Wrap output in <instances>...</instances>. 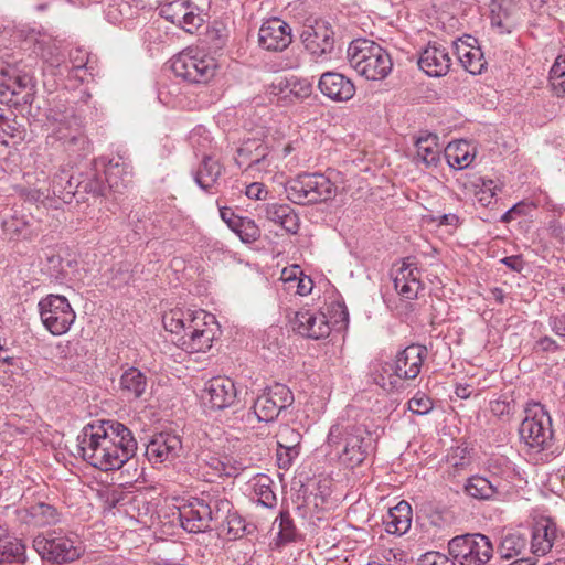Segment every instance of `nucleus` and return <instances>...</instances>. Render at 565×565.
I'll list each match as a JSON object with an SVG mask.
<instances>
[{
    "mask_svg": "<svg viewBox=\"0 0 565 565\" xmlns=\"http://www.w3.org/2000/svg\"><path fill=\"white\" fill-rule=\"evenodd\" d=\"M136 450L137 440L130 429L115 420L89 423L77 437L78 455L102 471L120 469Z\"/></svg>",
    "mask_w": 565,
    "mask_h": 565,
    "instance_id": "obj_1",
    "label": "nucleus"
},
{
    "mask_svg": "<svg viewBox=\"0 0 565 565\" xmlns=\"http://www.w3.org/2000/svg\"><path fill=\"white\" fill-rule=\"evenodd\" d=\"M233 509L232 502L221 493L203 492L191 498L188 504L179 510L182 527L191 533H201L212 525L224 526Z\"/></svg>",
    "mask_w": 565,
    "mask_h": 565,
    "instance_id": "obj_2",
    "label": "nucleus"
},
{
    "mask_svg": "<svg viewBox=\"0 0 565 565\" xmlns=\"http://www.w3.org/2000/svg\"><path fill=\"white\" fill-rule=\"evenodd\" d=\"M327 445L330 452L350 468L361 465L372 448L367 429L363 425L350 422L333 424L328 434Z\"/></svg>",
    "mask_w": 565,
    "mask_h": 565,
    "instance_id": "obj_3",
    "label": "nucleus"
},
{
    "mask_svg": "<svg viewBox=\"0 0 565 565\" xmlns=\"http://www.w3.org/2000/svg\"><path fill=\"white\" fill-rule=\"evenodd\" d=\"M350 66L370 81H381L392 72L390 53L380 44L367 39L353 40L347 50Z\"/></svg>",
    "mask_w": 565,
    "mask_h": 565,
    "instance_id": "obj_4",
    "label": "nucleus"
},
{
    "mask_svg": "<svg viewBox=\"0 0 565 565\" xmlns=\"http://www.w3.org/2000/svg\"><path fill=\"white\" fill-rule=\"evenodd\" d=\"M46 125L52 136L63 142L67 152L78 157L89 153L90 142L72 109L51 108L46 115Z\"/></svg>",
    "mask_w": 565,
    "mask_h": 565,
    "instance_id": "obj_5",
    "label": "nucleus"
},
{
    "mask_svg": "<svg viewBox=\"0 0 565 565\" xmlns=\"http://www.w3.org/2000/svg\"><path fill=\"white\" fill-rule=\"evenodd\" d=\"M287 198L296 204L327 201L337 193L335 185L323 174H300L286 183Z\"/></svg>",
    "mask_w": 565,
    "mask_h": 565,
    "instance_id": "obj_6",
    "label": "nucleus"
},
{
    "mask_svg": "<svg viewBox=\"0 0 565 565\" xmlns=\"http://www.w3.org/2000/svg\"><path fill=\"white\" fill-rule=\"evenodd\" d=\"M448 554L459 565H486L493 555V545L484 534L466 533L449 540Z\"/></svg>",
    "mask_w": 565,
    "mask_h": 565,
    "instance_id": "obj_7",
    "label": "nucleus"
},
{
    "mask_svg": "<svg viewBox=\"0 0 565 565\" xmlns=\"http://www.w3.org/2000/svg\"><path fill=\"white\" fill-rule=\"evenodd\" d=\"M33 548L43 559L54 563L73 562L82 554V546L76 537L55 531L36 535L33 540Z\"/></svg>",
    "mask_w": 565,
    "mask_h": 565,
    "instance_id": "obj_8",
    "label": "nucleus"
},
{
    "mask_svg": "<svg viewBox=\"0 0 565 565\" xmlns=\"http://www.w3.org/2000/svg\"><path fill=\"white\" fill-rule=\"evenodd\" d=\"M526 412L527 416L519 428L520 437L534 451H542L550 447L553 438L552 419L541 404Z\"/></svg>",
    "mask_w": 565,
    "mask_h": 565,
    "instance_id": "obj_9",
    "label": "nucleus"
},
{
    "mask_svg": "<svg viewBox=\"0 0 565 565\" xmlns=\"http://www.w3.org/2000/svg\"><path fill=\"white\" fill-rule=\"evenodd\" d=\"M216 330L215 317L200 310L188 324L186 333L181 334L175 343L188 353L205 352L211 349Z\"/></svg>",
    "mask_w": 565,
    "mask_h": 565,
    "instance_id": "obj_10",
    "label": "nucleus"
},
{
    "mask_svg": "<svg viewBox=\"0 0 565 565\" xmlns=\"http://www.w3.org/2000/svg\"><path fill=\"white\" fill-rule=\"evenodd\" d=\"M171 68L178 77L195 83H209L215 75V60L207 55H201L192 50L177 55L171 63Z\"/></svg>",
    "mask_w": 565,
    "mask_h": 565,
    "instance_id": "obj_11",
    "label": "nucleus"
},
{
    "mask_svg": "<svg viewBox=\"0 0 565 565\" xmlns=\"http://www.w3.org/2000/svg\"><path fill=\"white\" fill-rule=\"evenodd\" d=\"M39 310L44 327L54 335L66 333L76 318L66 297L60 295L41 299Z\"/></svg>",
    "mask_w": 565,
    "mask_h": 565,
    "instance_id": "obj_12",
    "label": "nucleus"
},
{
    "mask_svg": "<svg viewBox=\"0 0 565 565\" xmlns=\"http://www.w3.org/2000/svg\"><path fill=\"white\" fill-rule=\"evenodd\" d=\"M294 403L292 392L284 384L275 383L264 390L254 402L253 411L259 422H273L280 412Z\"/></svg>",
    "mask_w": 565,
    "mask_h": 565,
    "instance_id": "obj_13",
    "label": "nucleus"
},
{
    "mask_svg": "<svg viewBox=\"0 0 565 565\" xmlns=\"http://www.w3.org/2000/svg\"><path fill=\"white\" fill-rule=\"evenodd\" d=\"M195 465L198 478L207 482L218 477H236L244 469L241 462L205 448L198 452Z\"/></svg>",
    "mask_w": 565,
    "mask_h": 565,
    "instance_id": "obj_14",
    "label": "nucleus"
},
{
    "mask_svg": "<svg viewBox=\"0 0 565 565\" xmlns=\"http://www.w3.org/2000/svg\"><path fill=\"white\" fill-rule=\"evenodd\" d=\"M237 390L234 382L226 376H215L209 380L202 393V399L214 411H223L234 405Z\"/></svg>",
    "mask_w": 565,
    "mask_h": 565,
    "instance_id": "obj_15",
    "label": "nucleus"
},
{
    "mask_svg": "<svg viewBox=\"0 0 565 565\" xmlns=\"http://www.w3.org/2000/svg\"><path fill=\"white\" fill-rule=\"evenodd\" d=\"M292 42L290 25L279 18H270L263 22L258 31V44L271 52H281Z\"/></svg>",
    "mask_w": 565,
    "mask_h": 565,
    "instance_id": "obj_16",
    "label": "nucleus"
},
{
    "mask_svg": "<svg viewBox=\"0 0 565 565\" xmlns=\"http://www.w3.org/2000/svg\"><path fill=\"white\" fill-rule=\"evenodd\" d=\"M334 33L326 21H315L313 24L303 25L301 41L305 49L313 56L320 57L329 54L334 47Z\"/></svg>",
    "mask_w": 565,
    "mask_h": 565,
    "instance_id": "obj_17",
    "label": "nucleus"
},
{
    "mask_svg": "<svg viewBox=\"0 0 565 565\" xmlns=\"http://www.w3.org/2000/svg\"><path fill=\"white\" fill-rule=\"evenodd\" d=\"M393 275L394 288L407 300L416 299L423 289L420 270L415 257H406Z\"/></svg>",
    "mask_w": 565,
    "mask_h": 565,
    "instance_id": "obj_18",
    "label": "nucleus"
},
{
    "mask_svg": "<svg viewBox=\"0 0 565 565\" xmlns=\"http://www.w3.org/2000/svg\"><path fill=\"white\" fill-rule=\"evenodd\" d=\"M291 324L299 334L315 340L326 338L331 332L326 315L308 309L297 311L291 319Z\"/></svg>",
    "mask_w": 565,
    "mask_h": 565,
    "instance_id": "obj_19",
    "label": "nucleus"
},
{
    "mask_svg": "<svg viewBox=\"0 0 565 565\" xmlns=\"http://www.w3.org/2000/svg\"><path fill=\"white\" fill-rule=\"evenodd\" d=\"M418 66L428 76H445L451 66V57L446 46L439 43H429L420 53Z\"/></svg>",
    "mask_w": 565,
    "mask_h": 565,
    "instance_id": "obj_20",
    "label": "nucleus"
},
{
    "mask_svg": "<svg viewBox=\"0 0 565 565\" xmlns=\"http://www.w3.org/2000/svg\"><path fill=\"white\" fill-rule=\"evenodd\" d=\"M182 449V443L178 435L160 433L147 445L146 455L153 463H162L177 458Z\"/></svg>",
    "mask_w": 565,
    "mask_h": 565,
    "instance_id": "obj_21",
    "label": "nucleus"
},
{
    "mask_svg": "<svg viewBox=\"0 0 565 565\" xmlns=\"http://www.w3.org/2000/svg\"><path fill=\"white\" fill-rule=\"evenodd\" d=\"M518 3L513 0H492L490 3L491 26L500 34L511 33L520 21Z\"/></svg>",
    "mask_w": 565,
    "mask_h": 565,
    "instance_id": "obj_22",
    "label": "nucleus"
},
{
    "mask_svg": "<svg viewBox=\"0 0 565 565\" xmlns=\"http://www.w3.org/2000/svg\"><path fill=\"white\" fill-rule=\"evenodd\" d=\"M427 356L426 347L412 344L396 355L393 364L399 380H413L420 372L424 360Z\"/></svg>",
    "mask_w": 565,
    "mask_h": 565,
    "instance_id": "obj_23",
    "label": "nucleus"
},
{
    "mask_svg": "<svg viewBox=\"0 0 565 565\" xmlns=\"http://www.w3.org/2000/svg\"><path fill=\"white\" fill-rule=\"evenodd\" d=\"M318 86L324 96L335 102L350 100L355 94V86L352 81L335 72L323 73Z\"/></svg>",
    "mask_w": 565,
    "mask_h": 565,
    "instance_id": "obj_24",
    "label": "nucleus"
},
{
    "mask_svg": "<svg viewBox=\"0 0 565 565\" xmlns=\"http://www.w3.org/2000/svg\"><path fill=\"white\" fill-rule=\"evenodd\" d=\"M477 39L467 35L465 40L455 42V51L461 65L470 74H481L487 67V61L481 47L477 46Z\"/></svg>",
    "mask_w": 565,
    "mask_h": 565,
    "instance_id": "obj_25",
    "label": "nucleus"
},
{
    "mask_svg": "<svg viewBox=\"0 0 565 565\" xmlns=\"http://www.w3.org/2000/svg\"><path fill=\"white\" fill-rule=\"evenodd\" d=\"M149 387V381L146 373L137 367L125 370L119 380V391L127 401L141 398Z\"/></svg>",
    "mask_w": 565,
    "mask_h": 565,
    "instance_id": "obj_26",
    "label": "nucleus"
},
{
    "mask_svg": "<svg viewBox=\"0 0 565 565\" xmlns=\"http://www.w3.org/2000/svg\"><path fill=\"white\" fill-rule=\"evenodd\" d=\"M416 154L414 160L417 164L423 163L426 168H436L440 162L441 147L438 145V137L434 134L420 135L415 142Z\"/></svg>",
    "mask_w": 565,
    "mask_h": 565,
    "instance_id": "obj_27",
    "label": "nucleus"
},
{
    "mask_svg": "<svg viewBox=\"0 0 565 565\" xmlns=\"http://www.w3.org/2000/svg\"><path fill=\"white\" fill-rule=\"evenodd\" d=\"M264 214L266 220L280 225L287 233L296 234L299 230V217L289 204H266Z\"/></svg>",
    "mask_w": 565,
    "mask_h": 565,
    "instance_id": "obj_28",
    "label": "nucleus"
},
{
    "mask_svg": "<svg viewBox=\"0 0 565 565\" xmlns=\"http://www.w3.org/2000/svg\"><path fill=\"white\" fill-rule=\"evenodd\" d=\"M384 523L387 533L405 534L412 524V508L409 503L401 501L391 508Z\"/></svg>",
    "mask_w": 565,
    "mask_h": 565,
    "instance_id": "obj_29",
    "label": "nucleus"
},
{
    "mask_svg": "<svg viewBox=\"0 0 565 565\" xmlns=\"http://www.w3.org/2000/svg\"><path fill=\"white\" fill-rule=\"evenodd\" d=\"M267 147L257 139H249L237 149L235 162L238 167L247 163V169L257 168L263 164L267 158Z\"/></svg>",
    "mask_w": 565,
    "mask_h": 565,
    "instance_id": "obj_30",
    "label": "nucleus"
},
{
    "mask_svg": "<svg viewBox=\"0 0 565 565\" xmlns=\"http://www.w3.org/2000/svg\"><path fill=\"white\" fill-rule=\"evenodd\" d=\"M445 159L451 168L465 169L475 158V148L465 140L449 142L444 150Z\"/></svg>",
    "mask_w": 565,
    "mask_h": 565,
    "instance_id": "obj_31",
    "label": "nucleus"
},
{
    "mask_svg": "<svg viewBox=\"0 0 565 565\" xmlns=\"http://www.w3.org/2000/svg\"><path fill=\"white\" fill-rule=\"evenodd\" d=\"M226 214L233 216L231 209H221V217L227 225L241 237L245 243H252L259 238L260 230L256 223L248 217H232L226 218Z\"/></svg>",
    "mask_w": 565,
    "mask_h": 565,
    "instance_id": "obj_32",
    "label": "nucleus"
},
{
    "mask_svg": "<svg viewBox=\"0 0 565 565\" xmlns=\"http://www.w3.org/2000/svg\"><path fill=\"white\" fill-rule=\"evenodd\" d=\"M370 377L372 382L384 391H393L399 386V377L393 367V364L388 362H374L371 365Z\"/></svg>",
    "mask_w": 565,
    "mask_h": 565,
    "instance_id": "obj_33",
    "label": "nucleus"
},
{
    "mask_svg": "<svg viewBox=\"0 0 565 565\" xmlns=\"http://www.w3.org/2000/svg\"><path fill=\"white\" fill-rule=\"evenodd\" d=\"M24 522L34 526H46L57 522L58 514L55 508L46 503H36L23 511Z\"/></svg>",
    "mask_w": 565,
    "mask_h": 565,
    "instance_id": "obj_34",
    "label": "nucleus"
},
{
    "mask_svg": "<svg viewBox=\"0 0 565 565\" xmlns=\"http://www.w3.org/2000/svg\"><path fill=\"white\" fill-rule=\"evenodd\" d=\"M72 179V175L66 170H62L53 177L51 190L54 199H58L63 203L72 202L73 198L78 194V190L73 184Z\"/></svg>",
    "mask_w": 565,
    "mask_h": 565,
    "instance_id": "obj_35",
    "label": "nucleus"
},
{
    "mask_svg": "<svg viewBox=\"0 0 565 565\" xmlns=\"http://www.w3.org/2000/svg\"><path fill=\"white\" fill-rule=\"evenodd\" d=\"M222 173V166L217 160L205 156L195 174V182L203 190L210 189Z\"/></svg>",
    "mask_w": 565,
    "mask_h": 565,
    "instance_id": "obj_36",
    "label": "nucleus"
},
{
    "mask_svg": "<svg viewBox=\"0 0 565 565\" xmlns=\"http://www.w3.org/2000/svg\"><path fill=\"white\" fill-rule=\"evenodd\" d=\"M555 537L556 534L554 525H537L532 534V552L536 555H545L551 551Z\"/></svg>",
    "mask_w": 565,
    "mask_h": 565,
    "instance_id": "obj_37",
    "label": "nucleus"
},
{
    "mask_svg": "<svg viewBox=\"0 0 565 565\" xmlns=\"http://www.w3.org/2000/svg\"><path fill=\"white\" fill-rule=\"evenodd\" d=\"M195 312L173 309L162 317V322L167 331L175 334H184L188 331V324L192 323Z\"/></svg>",
    "mask_w": 565,
    "mask_h": 565,
    "instance_id": "obj_38",
    "label": "nucleus"
},
{
    "mask_svg": "<svg viewBox=\"0 0 565 565\" xmlns=\"http://www.w3.org/2000/svg\"><path fill=\"white\" fill-rule=\"evenodd\" d=\"M465 491L468 495L479 500H489L498 492L497 486L483 477L475 476L468 479Z\"/></svg>",
    "mask_w": 565,
    "mask_h": 565,
    "instance_id": "obj_39",
    "label": "nucleus"
},
{
    "mask_svg": "<svg viewBox=\"0 0 565 565\" xmlns=\"http://www.w3.org/2000/svg\"><path fill=\"white\" fill-rule=\"evenodd\" d=\"M526 547V539L516 532L505 534L498 547V552L502 558L510 559L518 557Z\"/></svg>",
    "mask_w": 565,
    "mask_h": 565,
    "instance_id": "obj_40",
    "label": "nucleus"
},
{
    "mask_svg": "<svg viewBox=\"0 0 565 565\" xmlns=\"http://www.w3.org/2000/svg\"><path fill=\"white\" fill-rule=\"evenodd\" d=\"M271 479L266 475L257 476L253 481L254 494L257 502L266 508H274L277 503L276 494L271 490Z\"/></svg>",
    "mask_w": 565,
    "mask_h": 565,
    "instance_id": "obj_41",
    "label": "nucleus"
},
{
    "mask_svg": "<svg viewBox=\"0 0 565 565\" xmlns=\"http://www.w3.org/2000/svg\"><path fill=\"white\" fill-rule=\"evenodd\" d=\"M25 546L18 539L3 540L0 543V563L23 562Z\"/></svg>",
    "mask_w": 565,
    "mask_h": 565,
    "instance_id": "obj_42",
    "label": "nucleus"
},
{
    "mask_svg": "<svg viewBox=\"0 0 565 565\" xmlns=\"http://www.w3.org/2000/svg\"><path fill=\"white\" fill-rule=\"evenodd\" d=\"M127 174L125 171V163L120 161V159L110 160L105 169V179L108 183L109 189H113L116 192H120L121 188H126L125 180H118V174L122 173Z\"/></svg>",
    "mask_w": 565,
    "mask_h": 565,
    "instance_id": "obj_43",
    "label": "nucleus"
},
{
    "mask_svg": "<svg viewBox=\"0 0 565 565\" xmlns=\"http://www.w3.org/2000/svg\"><path fill=\"white\" fill-rule=\"evenodd\" d=\"M278 526V539L281 543H288L296 537V526L288 512H280L279 518L274 522Z\"/></svg>",
    "mask_w": 565,
    "mask_h": 565,
    "instance_id": "obj_44",
    "label": "nucleus"
},
{
    "mask_svg": "<svg viewBox=\"0 0 565 565\" xmlns=\"http://www.w3.org/2000/svg\"><path fill=\"white\" fill-rule=\"evenodd\" d=\"M191 8L190 1H173L161 9V15L174 24L182 23V15Z\"/></svg>",
    "mask_w": 565,
    "mask_h": 565,
    "instance_id": "obj_45",
    "label": "nucleus"
},
{
    "mask_svg": "<svg viewBox=\"0 0 565 565\" xmlns=\"http://www.w3.org/2000/svg\"><path fill=\"white\" fill-rule=\"evenodd\" d=\"M223 530H226L227 535L232 540L242 537L247 533L245 520L238 515L237 512L231 511L228 519H226Z\"/></svg>",
    "mask_w": 565,
    "mask_h": 565,
    "instance_id": "obj_46",
    "label": "nucleus"
},
{
    "mask_svg": "<svg viewBox=\"0 0 565 565\" xmlns=\"http://www.w3.org/2000/svg\"><path fill=\"white\" fill-rule=\"evenodd\" d=\"M277 438L279 448L292 451L299 445L301 436L296 429L282 426L277 434Z\"/></svg>",
    "mask_w": 565,
    "mask_h": 565,
    "instance_id": "obj_47",
    "label": "nucleus"
},
{
    "mask_svg": "<svg viewBox=\"0 0 565 565\" xmlns=\"http://www.w3.org/2000/svg\"><path fill=\"white\" fill-rule=\"evenodd\" d=\"M108 184L106 185L104 179L100 175H94L90 179L78 182L76 189L78 192L83 189L86 193H92L96 196H103L106 193Z\"/></svg>",
    "mask_w": 565,
    "mask_h": 565,
    "instance_id": "obj_48",
    "label": "nucleus"
},
{
    "mask_svg": "<svg viewBox=\"0 0 565 565\" xmlns=\"http://www.w3.org/2000/svg\"><path fill=\"white\" fill-rule=\"evenodd\" d=\"M182 17V23L179 26L189 33H194L204 22L203 14L195 12V8L192 6Z\"/></svg>",
    "mask_w": 565,
    "mask_h": 565,
    "instance_id": "obj_49",
    "label": "nucleus"
},
{
    "mask_svg": "<svg viewBox=\"0 0 565 565\" xmlns=\"http://www.w3.org/2000/svg\"><path fill=\"white\" fill-rule=\"evenodd\" d=\"M515 404L508 398L495 399L490 403L491 413L502 420H509L514 412Z\"/></svg>",
    "mask_w": 565,
    "mask_h": 565,
    "instance_id": "obj_50",
    "label": "nucleus"
},
{
    "mask_svg": "<svg viewBox=\"0 0 565 565\" xmlns=\"http://www.w3.org/2000/svg\"><path fill=\"white\" fill-rule=\"evenodd\" d=\"M408 409L416 415H426L433 409V402L427 395L418 392L408 401Z\"/></svg>",
    "mask_w": 565,
    "mask_h": 565,
    "instance_id": "obj_51",
    "label": "nucleus"
},
{
    "mask_svg": "<svg viewBox=\"0 0 565 565\" xmlns=\"http://www.w3.org/2000/svg\"><path fill=\"white\" fill-rule=\"evenodd\" d=\"M24 195L28 201L35 202V203H42L44 205H50V206L53 205V203H51V202L53 201L54 196L52 194L51 186L50 188L40 186V188L29 189Z\"/></svg>",
    "mask_w": 565,
    "mask_h": 565,
    "instance_id": "obj_52",
    "label": "nucleus"
},
{
    "mask_svg": "<svg viewBox=\"0 0 565 565\" xmlns=\"http://www.w3.org/2000/svg\"><path fill=\"white\" fill-rule=\"evenodd\" d=\"M500 190L493 180L483 181L482 186L476 191L477 201L482 206L491 204L497 191Z\"/></svg>",
    "mask_w": 565,
    "mask_h": 565,
    "instance_id": "obj_53",
    "label": "nucleus"
},
{
    "mask_svg": "<svg viewBox=\"0 0 565 565\" xmlns=\"http://www.w3.org/2000/svg\"><path fill=\"white\" fill-rule=\"evenodd\" d=\"M456 559L439 552H427L419 558V565H456Z\"/></svg>",
    "mask_w": 565,
    "mask_h": 565,
    "instance_id": "obj_54",
    "label": "nucleus"
},
{
    "mask_svg": "<svg viewBox=\"0 0 565 565\" xmlns=\"http://www.w3.org/2000/svg\"><path fill=\"white\" fill-rule=\"evenodd\" d=\"M302 271L298 265H294L289 268H284L281 271V279L288 284V288H294V284L300 278Z\"/></svg>",
    "mask_w": 565,
    "mask_h": 565,
    "instance_id": "obj_55",
    "label": "nucleus"
},
{
    "mask_svg": "<svg viewBox=\"0 0 565 565\" xmlns=\"http://www.w3.org/2000/svg\"><path fill=\"white\" fill-rule=\"evenodd\" d=\"M294 288H296V292L300 296H307L312 291L313 282L310 277L300 276V278L294 284Z\"/></svg>",
    "mask_w": 565,
    "mask_h": 565,
    "instance_id": "obj_56",
    "label": "nucleus"
},
{
    "mask_svg": "<svg viewBox=\"0 0 565 565\" xmlns=\"http://www.w3.org/2000/svg\"><path fill=\"white\" fill-rule=\"evenodd\" d=\"M466 448H457L454 450V452L449 456L448 461L455 467V468H463L468 465L469 460L465 456Z\"/></svg>",
    "mask_w": 565,
    "mask_h": 565,
    "instance_id": "obj_57",
    "label": "nucleus"
},
{
    "mask_svg": "<svg viewBox=\"0 0 565 565\" xmlns=\"http://www.w3.org/2000/svg\"><path fill=\"white\" fill-rule=\"evenodd\" d=\"M552 92L557 97L565 96V76L548 78Z\"/></svg>",
    "mask_w": 565,
    "mask_h": 565,
    "instance_id": "obj_58",
    "label": "nucleus"
},
{
    "mask_svg": "<svg viewBox=\"0 0 565 565\" xmlns=\"http://www.w3.org/2000/svg\"><path fill=\"white\" fill-rule=\"evenodd\" d=\"M565 76V56H558L550 70V77Z\"/></svg>",
    "mask_w": 565,
    "mask_h": 565,
    "instance_id": "obj_59",
    "label": "nucleus"
},
{
    "mask_svg": "<svg viewBox=\"0 0 565 565\" xmlns=\"http://www.w3.org/2000/svg\"><path fill=\"white\" fill-rule=\"evenodd\" d=\"M501 262L514 271H521L524 265L520 256L504 257Z\"/></svg>",
    "mask_w": 565,
    "mask_h": 565,
    "instance_id": "obj_60",
    "label": "nucleus"
},
{
    "mask_svg": "<svg viewBox=\"0 0 565 565\" xmlns=\"http://www.w3.org/2000/svg\"><path fill=\"white\" fill-rule=\"evenodd\" d=\"M264 192L263 183L254 182L246 188V195L250 199L260 200L263 199L262 193Z\"/></svg>",
    "mask_w": 565,
    "mask_h": 565,
    "instance_id": "obj_61",
    "label": "nucleus"
},
{
    "mask_svg": "<svg viewBox=\"0 0 565 565\" xmlns=\"http://www.w3.org/2000/svg\"><path fill=\"white\" fill-rule=\"evenodd\" d=\"M552 330L559 337H565V317H555L551 321Z\"/></svg>",
    "mask_w": 565,
    "mask_h": 565,
    "instance_id": "obj_62",
    "label": "nucleus"
},
{
    "mask_svg": "<svg viewBox=\"0 0 565 565\" xmlns=\"http://www.w3.org/2000/svg\"><path fill=\"white\" fill-rule=\"evenodd\" d=\"M71 62L73 64V67L75 68H82L85 66L86 57L85 54L81 50H75L71 53Z\"/></svg>",
    "mask_w": 565,
    "mask_h": 565,
    "instance_id": "obj_63",
    "label": "nucleus"
},
{
    "mask_svg": "<svg viewBox=\"0 0 565 565\" xmlns=\"http://www.w3.org/2000/svg\"><path fill=\"white\" fill-rule=\"evenodd\" d=\"M537 345L543 350V351H555L558 349V345L557 343L552 339V338H548V337H544L542 338L539 342H537Z\"/></svg>",
    "mask_w": 565,
    "mask_h": 565,
    "instance_id": "obj_64",
    "label": "nucleus"
}]
</instances>
